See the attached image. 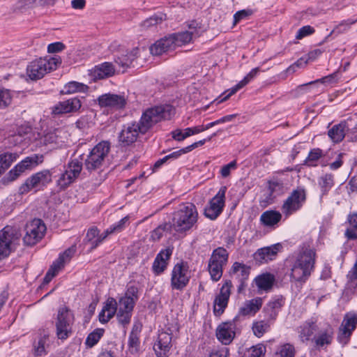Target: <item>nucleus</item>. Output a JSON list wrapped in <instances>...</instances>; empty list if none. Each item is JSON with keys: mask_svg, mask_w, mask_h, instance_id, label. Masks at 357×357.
Masks as SVG:
<instances>
[{"mask_svg": "<svg viewBox=\"0 0 357 357\" xmlns=\"http://www.w3.org/2000/svg\"><path fill=\"white\" fill-rule=\"evenodd\" d=\"M198 213L192 203H188L174 213L173 227L176 231L190 229L197 221Z\"/></svg>", "mask_w": 357, "mask_h": 357, "instance_id": "nucleus-6", "label": "nucleus"}, {"mask_svg": "<svg viewBox=\"0 0 357 357\" xmlns=\"http://www.w3.org/2000/svg\"><path fill=\"white\" fill-rule=\"evenodd\" d=\"M269 325L264 321H259L253 323L252 331L254 334L258 337H261L268 329Z\"/></svg>", "mask_w": 357, "mask_h": 357, "instance_id": "nucleus-51", "label": "nucleus"}, {"mask_svg": "<svg viewBox=\"0 0 357 357\" xmlns=\"http://www.w3.org/2000/svg\"><path fill=\"white\" fill-rule=\"evenodd\" d=\"M169 228V225L168 224L160 225L152 231L151 234V239L154 241L160 240L163 236L165 231Z\"/></svg>", "mask_w": 357, "mask_h": 357, "instance_id": "nucleus-61", "label": "nucleus"}, {"mask_svg": "<svg viewBox=\"0 0 357 357\" xmlns=\"http://www.w3.org/2000/svg\"><path fill=\"white\" fill-rule=\"evenodd\" d=\"M192 33L185 31L169 34L170 40H172L173 47L175 50L178 47H182L192 41Z\"/></svg>", "mask_w": 357, "mask_h": 357, "instance_id": "nucleus-30", "label": "nucleus"}, {"mask_svg": "<svg viewBox=\"0 0 357 357\" xmlns=\"http://www.w3.org/2000/svg\"><path fill=\"white\" fill-rule=\"evenodd\" d=\"M324 155V151L319 148H314L310 151L304 164L308 167H317L319 160Z\"/></svg>", "mask_w": 357, "mask_h": 357, "instance_id": "nucleus-37", "label": "nucleus"}, {"mask_svg": "<svg viewBox=\"0 0 357 357\" xmlns=\"http://www.w3.org/2000/svg\"><path fill=\"white\" fill-rule=\"evenodd\" d=\"M231 282L227 280L221 287L220 294L216 296L214 301L213 311L215 315L221 314L227 307L231 294Z\"/></svg>", "mask_w": 357, "mask_h": 357, "instance_id": "nucleus-18", "label": "nucleus"}, {"mask_svg": "<svg viewBox=\"0 0 357 357\" xmlns=\"http://www.w3.org/2000/svg\"><path fill=\"white\" fill-rule=\"evenodd\" d=\"M50 341L47 334L41 335L33 343V354L36 356H44L47 354Z\"/></svg>", "mask_w": 357, "mask_h": 357, "instance_id": "nucleus-29", "label": "nucleus"}, {"mask_svg": "<svg viewBox=\"0 0 357 357\" xmlns=\"http://www.w3.org/2000/svg\"><path fill=\"white\" fill-rule=\"evenodd\" d=\"M347 288L353 290L357 287V259L353 268L349 271L347 275Z\"/></svg>", "mask_w": 357, "mask_h": 357, "instance_id": "nucleus-50", "label": "nucleus"}, {"mask_svg": "<svg viewBox=\"0 0 357 357\" xmlns=\"http://www.w3.org/2000/svg\"><path fill=\"white\" fill-rule=\"evenodd\" d=\"M117 302L113 298H109L99 314V320L101 323L108 322L115 314H117Z\"/></svg>", "mask_w": 357, "mask_h": 357, "instance_id": "nucleus-24", "label": "nucleus"}, {"mask_svg": "<svg viewBox=\"0 0 357 357\" xmlns=\"http://www.w3.org/2000/svg\"><path fill=\"white\" fill-rule=\"evenodd\" d=\"M25 231L23 238L24 243L33 245L43 237L46 227L40 219H33L26 224Z\"/></svg>", "mask_w": 357, "mask_h": 357, "instance_id": "nucleus-10", "label": "nucleus"}, {"mask_svg": "<svg viewBox=\"0 0 357 357\" xmlns=\"http://www.w3.org/2000/svg\"><path fill=\"white\" fill-rule=\"evenodd\" d=\"M83 163L82 160L75 158L67 165L65 172L61 174L57 181V185L61 188H66L79 177L82 170Z\"/></svg>", "mask_w": 357, "mask_h": 357, "instance_id": "nucleus-9", "label": "nucleus"}, {"mask_svg": "<svg viewBox=\"0 0 357 357\" xmlns=\"http://www.w3.org/2000/svg\"><path fill=\"white\" fill-rule=\"evenodd\" d=\"M281 214L275 211H267L264 212L260 218L262 223L268 227H273L277 225L281 220Z\"/></svg>", "mask_w": 357, "mask_h": 357, "instance_id": "nucleus-34", "label": "nucleus"}, {"mask_svg": "<svg viewBox=\"0 0 357 357\" xmlns=\"http://www.w3.org/2000/svg\"><path fill=\"white\" fill-rule=\"evenodd\" d=\"M61 63L60 56L56 55L50 58L35 59L26 66V75L32 80L40 79L47 73L55 70Z\"/></svg>", "mask_w": 357, "mask_h": 357, "instance_id": "nucleus-3", "label": "nucleus"}, {"mask_svg": "<svg viewBox=\"0 0 357 357\" xmlns=\"http://www.w3.org/2000/svg\"><path fill=\"white\" fill-rule=\"evenodd\" d=\"M172 50H174V49L173 47L172 40H170L169 35L157 40L150 47L151 54L155 56H159Z\"/></svg>", "mask_w": 357, "mask_h": 357, "instance_id": "nucleus-25", "label": "nucleus"}, {"mask_svg": "<svg viewBox=\"0 0 357 357\" xmlns=\"http://www.w3.org/2000/svg\"><path fill=\"white\" fill-rule=\"evenodd\" d=\"M306 191L303 187H297L294 189L286 201H305Z\"/></svg>", "mask_w": 357, "mask_h": 357, "instance_id": "nucleus-52", "label": "nucleus"}, {"mask_svg": "<svg viewBox=\"0 0 357 357\" xmlns=\"http://www.w3.org/2000/svg\"><path fill=\"white\" fill-rule=\"evenodd\" d=\"M74 252L75 250L73 248H69L59 255L47 272L43 280L45 284H48L58 272L63 268L65 264L70 261Z\"/></svg>", "mask_w": 357, "mask_h": 357, "instance_id": "nucleus-16", "label": "nucleus"}, {"mask_svg": "<svg viewBox=\"0 0 357 357\" xmlns=\"http://www.w3.org/2000/svg\"><path fill=\"white\" fill-rule=\"evenodd\" d=\"M356 22V20H344L333 29V30L331 31V34H332L333 33H343V32L347 31L350 28V26L351 24H354Z\"/></svg>", "mask_w": 357, "mask_h": 357, "instance_id": "nucleus-59", "label": "nucleus"}, {"mask_svg": "<svg viewBox=\"0 0 357 357\" xmlns=\"http://www.w3.org/2000/svg\"><path fill=\"white\" fill-rule=\"evenodd\" d=\"M252 14V10L250 9L241 10L237 11L234 15V24H236L242 20L248 18Z\"/></svg>", "mask_w": 357, "mask_h": 357, "instance_id": "nucleus-63", "label": "nucleus"}, {"mask_svg": "<svg viewBox=\"0 0 357 357\" xmlns=\"http://www.w3.org/2000/svg\"><path fill=\"white\" fill-rule=\"evenodd\" d=\"M18 155L15 153H5L0 154V175L5 172L16 160Z\"/></svg>", "mask_w": 357, "mask_h": 357, "instance_id": "nucleus-42", "label": "nucleus"}, {"mask_svg": "<svg viewBox=\"0 0 357 357\" xmlns=\"http://www.w3.org/2000/svg\"><path fill=\"white\" fill-rule=\"evenodd\" d=\"M216 337L223 344H229L235 337V324L232 322H224L216 329Z\"/></svg>", "mask_w": 357, "mask_h": 357, "instance_id": "nucleus-21", "label": "nucleus"}, {"mask_svg": "<svg viewBox=\"0 0 357 357\" xmlns=\"http://www.w3.org/2000/svg\"><path fill=\"white\" fill-rule=\"evenodd\" d=\"M137 293V288L131 286L117 303V319L123 326L128 325L130 321L134 305L138 299Z\"/></svg>", "mask_w": 357, "mask_h": 357, "instance_id": "nucleus-5", "label": "nucleus"}, {"mask_svg": "<svg viewBox=\"0 0 357 357\" xmlns=\"http://www.w3.org/2000/svg\"><path fill=\"white\" fill-rule=\"evenodd\" d=\"M315 259V250L309 243H303L291 269V278L305 282L314 270Z\"/></svg>", "mask_w": 357, "mask_h": 357, "instance_id": "nucleus-1", "label": "nucleus"}, {"mask_svg": "<svg viewBox=\"0 0 357 357\" xmlns=\"http://www.w3.org/2000/svg\"><path fill=\"white\" fill-rule=\"evenodd\" d=\"M280 247L279 244H275L260 248L254 254V259L259 264H264L271 261L276 257Z\"/></svg>", "mask_w": 357, "mask_h": 357, "instance_id": "nucleus-22", "label": "nucleus"}, {"mask_svg": "<svg viewBox=\"0 0 357 357\" xmlns=\"http://www.w3.org/2000/svg\"><path fill=\"white\" fill-rule=\"evenodd\" d=\"M142 130L138 123L132 122L125 125L119 133V140L124 146L130 145L136 142Z\"/></svg>", "mask_w": 357, "mask_h": 357, "instance_id": "nucleus-15", "label": "nucleus"}, {"mask_svg": "<svg viewBox=\"0 0 357 357\" xmlns=\"http://www.w3.org/2000/svg\"><path fill=\"white\" fill-rule=\"evenodd\" d=\"M74 321V314L69 308L61 307L58 310L55 326L56 334L59 339L66 340L72 334Z\"/></svg>", "mask_w": 357, "mask_h": 357, "instance_id": "nucleus-7", "label": "nucleus"}, {"mask_svg": "<svg viewBox=\"0 0 357 357\" xmlns=\"http://www.w3.org/2000/svg\"><path fill=\"white\" fill-rule=\"evenodd\" d=\"M223 267L224 266L219 265V264H211L208 262V272L210 273L211 278L213 281H218L223 273Z\"/></svg>", "mask_w": 357, "mask_h": 357, "instance_id": "nucleus-49", "label": "nucleus"}, {"mask_svg": "<svg viewBox=\"0 0 357 357\" xmlns=\"http://www.w3.org/2000/svg\"><path fill=\"white\" fill-rule=\"evenodd\" d=\"M188 31H186L187 32H190V33H192V37L194 38H197V37H199L201 36V34L203 32V30L202 29V26H201V24L196 22V21H192L190 22L188 25Z\"/></svg>", "mask_w": 357, "mask_h": 357, "instance_id": "nucleus-56", "label": "nucleus"}, {"mask_svg": "<svg viewBox=\"0 0 357 357\" xmlns=\"http://www.w3.org/2000/svg\"><path fill=\"white\" fill-rule=\"evenodd\" d=\"M225 202H209L204 208L205 215L211 220H215L221 213Z\"/></svg>", "mask_w": 357, "mask_h": 357, "instance_id": "nucleus-38", "label": "nucleus"}, {"mask_svg": "<svg viewBox=\"0 0 357 357\" xmlns=\"http://www.w3.org/2000/svg\"><path fill=\"white\" fill-rule=\"evenodd\" d=\"M165 15L162 14H161L160 16L153 15L143 22L142 26L146 29H149L153 26L161 23L162 21L165 19Z\"/></svg>", "mask_w": 357, "mask_h": 357, "instance_id": "nucleus-55", "label": "nucleus"}, {"mask_svg": "<svg viewBox=\"0 0 357 357\" xmlns=\"http://www.w3.org/2000/svg\"><path fill=\"white\" fill-rule=\"evenodd\" d=\"M172 334L167 331H160L153 345V349L158 357H167L172 346Z\"/></svg>", "mask_w": 357, "mask_h": 357, "instance_id": "nucleus-17", "label": "nucleus"}, {"mask_svg": "<svg viewBox=\"0 0 357 357\" xmlns=\"http://www.w3.org/2000/svg\"><path fill=\"white\" fill-rule=\"evenodd\" d=\"M52 113L54 114H64L69 113L68 109V106L66 105V102L61 101L56 104L52 107Z\"/></svg>", "mask_w": 357, "mask_h": 357, "instance_id": "nucleus-64", "label": "nucleus"}, {"mask_svg": "<svg viewBox=\"0 0 357 357\" xmlns=\"http://www.w3.org/2000/svg\"><path fill=\"white\" fill-rule=\"evenodd\" d=\"M266 353V347L259 344L252 347L249 350L248 357H264Z\"/></svg>", "mask_w": 357, "mask_h": 357, "instance_id": "nucleus-57", "label": "nucleus"}, {"mask_svg": "<svg viewBox=\"0 0 357 357\" xmlns=\"http://www.w3.org/2000/svg\"><path fill=\"white\" fill-rule=\"evenodd\" d=\"M18 239V231L13 227L6 226L0 230V260L10 254Z\"/></svg>", "mask_w": 357, "mask_h": 357, "instance_id": "nucleus-8", "label": "nucleus"}, {"mask_svg": "<svg viewBox=\"0 0 357 357\" xmlns=\"http://www.w3.org/2000/svg\"><path fill=\"white\" fill-rule=\"evenodd\" d=\"M255 281L259 291H267L272 288L275 282V277L271 273H263L258 275Z\"/></svg>", "mask_w": 357, "mask_h": 357, "instance_id": "nucleus-31", "label": "nucleus"}, {"mask_svg": "<svg viewBox=\"0 0 357 357\" xmlns=\"http://www.w3.org/2000/svg\"><path fill=\"white\" fill-rule=\"evenodd\" d=\"M98 102L101 107L121 109L125 107L126 100L123 96L105 93L100 96Z\"/></svg>", "mask_w": 357, "mask_h": 357, "instance_id": "nucleus-20", "label": "nucleus"}, {"mask_svg": "<svg viewBox=\"0 0 357 357\" xmlns=\"http://www.w3.org/2000/svg\"><path fill=\"white\" fill-rule=\"evenodd\" d=\"M353 123V119H348L346 121H342L339 124L333 126L328 132V137L334 143H339L343 140L346 132H348L351 127L354 125V129H356L357 126L356 122Z\"/></svg>", "mask_w": 357, "mask_h": 357, "instance_id": "nucleus-19", "label": "nucleus"}, {"mask_svg": "<svg viewBox=\"0 0 357 357\" xmlns=\"http://www.w3.org/2000/svg\"><path fill=\"white\" fill-rule=\"evenodd\" d=\"M333 332L332 328H328L324 331H321L314 337L315 344L318 347H323L325 345H329L332 342Z\"/></svg>", "mask_w": 357, "mask_h": 357, "instance_id": "nucleus-35", "label": "nucleus"}, {"mask_svg": "<svg viewBox=\"0 0 357 357\" xmlns=\"http://www.w3.org/2000/svg\"><path fill=\"white\" fill-rule=\"evenodd\" d=\"M317 331V326L314 322H305L300 326L299 337L303 342L308 341Z\"/></svg>", "mask_w": 357, "mask_h": 357, "instance_id": "nucleus-36", "label": "nucleus"}, {"mask_svg": "<svg viewBox=\"0 0 357 357\" xmlns=\"http://www.w3.org/2000/svg\"><path fill=\"white\" fill-rule=\"evenodd\" d=\"M228 257L229 254L227 250L222 247H218L213 251L208 262L225 266L227 263Z\"/></svg>", "mask_w": 357, "mask_h": 357, "instance_id": "nucleus-33", "label": "nucleus"}, {"mask_svg": "<svg viewBox=\"0 0 357 357\" xmlns=\"http://www.w3.org/2000/svg\"><path fill=\"white\" fill-rule=\"evenodd\" d=\"M318 183L323 193H326L334 185L333 175L326 174L319 178Z\"/></svg>", "mask_w": 357, "mask_h": 357, "instance_id": "nucleus-46", "label": "nucleus"}, {"mask_svg": "<svg viewBox=\"0 0 357 357\" xmlns=\"http://www.w3.org/2000/svg\"><path fill=\"white\" fill-rule=\"evenodd\" d=\"M115 69L112 63L105 62L94 67L92 75L96 79H105L112 76Z\"/></svg>", "mask_w": 357, "mask_h": 357, "instance_id": "nucleus-28", "label": "nucleus"}, {"mask_svg": "<svg viewBox=\"0 0 357 357\" xmlns=\"http://www.w3.org/2000/svg\"><path fill=\"white\" fill-rule=\"evenodd\" d=\"M43 161V155L39 154H33L31 156H28L25 158L23 160L21 161V163L27 170H30L37 166L38 165L42 163Z\"/></svg>", "mask_w": 357, "mask_h": 357, "instance_id": "nucleus-45", "label": "nucleus"}, {"mask_svg": "<svg viewBox=\"0 0 357 357\" xmlns=\"http://www.w3.org/2000/svg\"><path fill=\"white\" fill-rule=\"evenodd\" d=\"M282 306V300L280 298L270 301L264 308L269 319L274 320L278 316L280 307Z\"/></svg>", "mask_w": 357, "mask_h": 357, "instance_id": "nucleus-40", "label": "nucleus"}, {"mask_svg": "<svg viewBox=\"0 0 357 357\" xmlns=\"http://www.w3.org/2000/svg\"><path fill=\"white\" fill-rule=\"evenodd\" d=\"M301 207V202H284L282 211L287 215H289L298 210Z\"/></svg>", "mask_w": 357, "mask_h": 357, "instance_id": "nucleus-58", "label": "nucleus"}, {"mask_svg": "<svg viewBox=\"0 0 357 357\" xmlns=\"http://www.w3.org/2000/svg\"><path fill=\"white\" fill-rule=\"evenodd\" d=\"M231 271L241 282V286L243 287L244 282L248 280L250 275L249 266L239 262H235L232 266Z\"/></svg>", "mask_w": 357, "mask_h": 357, "instance_id": "nucleus-32", "label": "nucleus"}, {"mask_svg": "<svg viewBox=\"0 0 357 357\" xmlns=\"http://www.w3.org/2000/svg\"><path fill=\"white\" fill-rule=\"evenodd\" d=\"M66 105L68 106L69 113L77 112L82 107V102L79 98H73L65 100Z\"/></svg>", "mask_w": 357, "mask_h": 357, "instance_id": "nucleus-53", "label": "nucleus"}, {"mask_svg": "<svg viewBox=\"0 0 357 357\" xmlns=\"http://www.w3.org/2000/svg\"><path fill=\"white\" fill-rule=\"evenodd\" d=\"M104 232L99 235V230L96 227L89 229L86 234V239L91 245V249H95L105 238H102Z\"/></svg>", "mask_w": 357, "mask_h": 357, "instance_id": "nucleus-39", "label": "nucleus"}, {"mask_svg": "<svg viewBox=\"0 0 357 357\" xmlns=\"http://www.w3.org/2000/svg\"><path fill=\"white\" fill-rule=\"evenodd\" d=\"M39 6H43L41 0H17L13 5V8L22 12Z\"/></svg>", "mask_w": 357, "mask_h": 357, "instance_id": "nucleus-41", "label": "nucleus"}, {"mask_svg": "<svg viewBox=\"0 0 357 357\" xmlns=\"http://www.w3.org/2000/svg\"><path fill=\"white\" fill-rule=\"evenodd\" d=\"M268 183L269 198L271 199L279 197L284 195L287 190V185H284L283 181L280 179L273 178L270 180Z\"/></svg>", "mask_w": 357, "mask_h": 357, "instance_id": "nucleus-27", "label": "nucleus"}, {"mask_svg": "<svg viewBox=\"0 0 357 357\" xmlns=\"http://www.w3.org/2000/svg\"><path fill=\"white\" fill-rule=\"evenodd\" d=\"M104 334V330L102 328H96L89 334L86 340V345L89 347H93L96 345Z\"/></svg>", "mask_w": 357, "mask_h": 357, "instance_id": "nucleus-48", "label": "nucleus"}, {"mask_svg": "<svg viewBox=\"0 0 357 357\" xmlns=\"http://www.w3.org/2000/svg\"><path fill=\"white\" fill-rule=\"evenodd\" d=\"M52 181V174L50 170L44 169L33 174L27 178L20 188V194H25L33 188L44 187Z\"/></svg>", "mask_w": 357, "mask_h": 357, "instance_id": "nucleus-11", "label": "nucleus"}, {"mask_svg": "<svg viewBox=\"0 0 357 357\" xmlns=\"http://www.w3.org/2000/svg\"><path fill=\"white\" fill-rule=\"evenodd\" d=\"M129 349L131 353H136L139 350V335L134 334H130L128 340Z\"/></svg>", "mask_w": 357, "mask_h": 357, "instance_id": "nucleus-62", "label": "nucleus"}, {"mask_svg": "<svg viewBox=\"0 0 357 357\" xmlns=\"http://www.w3.org/2000/svg\"><path fill=\"white\" fill-rule=\"evenodd\" d=\"M111 144L108 141H101L93 147L85 160V168L90 172L102 169L110 151Z\"/></svg>", "mask_w": 357, "mask_h": 357, "instance_id": "nucleus-4", "label": "nucleus"}, {"mask_svg": "<svg viewBox=\"0 0 357 357\" xmlns=\"http://www.w3.org/2000/svg\"><path fill=\"white\" fill-rule=\"evenodd\" d=\"M129 217L126 216L119 220L118 222L111 225L108 229L104 231V236L102 238H106L109 234L119 233L122 231L129 224Z\"/></svg>", "mask_w": 357, "mask_h": 357, "instance_id": "nucleus-43", "label": "nucleus"}, {"mask_svg": "<svg viewBox=\"0 0 357 357\" xmlns=\"http://www.w3.org/2000/svg\"><path fill=\"white\" fill-rule=\"evenodd\" d=\"M111 51L116 52L115 62L123 68H127L132 65V61L137 58L138 48L133 49L130 53L124 54L126 51L122 49L116 43L111 44L109 46Z\"/></svg>", "mask_w": 357, "mask_h": 357, "instance_id": "nucleus-14", "label": "nucleus"}, {"mask_svg": "<svg viewBox=\"0 0 357 357\" xmlns=\"http://www.w3.org/2000/svg\"><path fill=\"white\" fill-rule=\"evenodd\" d=\"M12 101V97L8 90H0V109L7 107Z\"/></svg>", "mask_w": 357, "mask_h": 357, "instance_id": "nucleus-54", "label": "nucleus"}, {"mask_svg": "<svg viewBox=\"0 0 357 357\" xmlns=\"http://www.w3.org/2000/svg\"><path fill=\"white\" fill-rule=\"evenodd\" d=\"M262 306V299L255 298L246 301L240 307L238 314L241 316H252L255 314Z\"/></svg>", "mask_w": 357, "mask_h": 357, "instance_id": "nucleus-26", "label": "nucleus"}, {"mask_svg": "<svg viewBox=\"0 0 357 357\" xmlns=\"http://www.w3.org/2000/svg\"><path fill=\"white\" fill-rule=\"evenodd\" d=\"M172 252L173 248L167 247V248L162 250L158 254L152 266L154 273L160 274L165 271L167 265V261L172 255Z\"/></svg>", "mask_w": 357, "mask_h": 357, "instance_id": "nucleus-23", "label": "nucleus"}, {"mask_svg": "<svg viewBox=\"0 0 357 357\" xmlns=\"http://www.w3.org/2000/svg\"><path fill=\"white\" fill-rule=\"evenodd\" d=\"M174 114L175 109L170 105L156 106L146 109L138 123L142 134L146 133L161 121L170 119Z\"/></svg>", "mask_w": 357, "mask_h": 357, "instance_id": "nucleus-2", "label": "nucleus"}, {"mask_svg": "<svg viewBox=\"0 0 357 357\" xmlns=\"http://www.w3.org/2000/svg\"><path fill=\"white\" fill-rule=\"evenodd\" d=\"M188 268L183 263L176 264L172 273L171 285L173 289H183L188 283Z\"/></svg>", "mask_w": 357, "mask_h": 357, "instance_id": "nucleus-13", "label": "nucleus"}, {"mask_svg": "<svg viewBox=\"0 0 357 357\" xmlns=\"http://www.w3.org/2000/svg\"><path fill=\"white\" fill-rule=\"evenodd\" d=\"M278 357H294L295 348L289 343H285L278 347L275 353Z\"/></svg>", "mask_w": 357, "mask_h": 357, "instance_id": "nucleus-47", "label": "nucleus"}, {"mask_svg": "<svg viewBox=\"0 0 357 357\" xmlns=\"http://www.w3.org/2000/svg\"><path fill=\"white\" fill-rule=\"evenodd\" d=\"M89 86L77 82H70L64 86L63 92L70 94L77 92L85 93L88 91Z\"/></svg>", "mask_w": 357, "mask_h": 357, "instance_id": "nucleus-44", "label": "nucleus"}, {"mask_svg": "<svg viewBox=\"0 0 357 357\" xmlns=\"http://www.w3.org/2000/svg\"><path fill=\"white\" fill-rule=\"evenodd\" d=\"M339 79V73L338 72H335L328 76H325L321 79H317L314 82H309L307 84H311L314 83L321 82L323 84H332L335 83Z\"/></svg>", "mask_w": 357, "mask_h": 357, "instance_id": "nucleus-60", "label": "nucleus"}, {"mask_svg": "<svg viewBox=\"0 0 357 357\" xmlns=\"http://www.w3.org/2000/svg\"><path fill=\"white\" fill-rule=\"evenodd\" d=\"M356 325L357 314L353 312L347 313L339 328L337 339L341 344H346L348 342L352 332L356 328Z\"/></svg>", "mask_w": 357, "mask_h": 357, "instance_id": "nucleus-12", "label": "nucleus"}]
</instances>
